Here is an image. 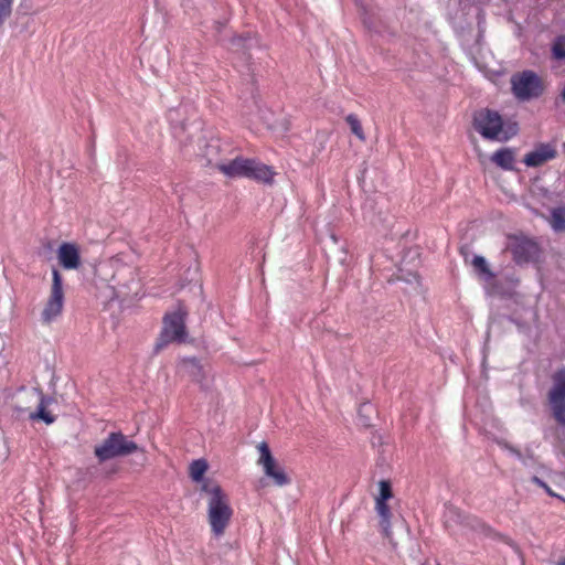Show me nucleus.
Wrapping results in <instances>:
<instances>
[{"mask_svg": "<svg viewBox=\"0 0 565 565\" xmlns=\"http://www.w3.org/2000/svg\"><path fill=\"white\" fill-rule=\"evenodd\" d=\"M505 448L524 465H526V458H532V454L529 452L526 456H524L519 449H516L513 446L505 445Z\"/></svg>", "mask_w": 565, "mask_h": 565, "instance_id": "obj_27", "label": "nucleus"}, {"mask_svg": "<svg viewBox=\"0 0 565 565\" xmlns=\"http://www.w3.org/2000/svg\"><path fill=\"white\" fill-rule=\"evenodd\" d=\"M552 380L553 386L548 393V401L565 399V367L555 372Z\"/></svg>", "mask_w": 565, "mask_h": 565, "instance_id": "obj_15", "label": "nucleus"}, {"mask_svg": "<svg viewBox=\"0 0 565 565\" xmlns=\"http://www.w3.org/2000/svg\"><path fill=\"white\" fill-rule=\"evenodd\" d=\"M259 451L258 465H260L264 469V473L271 478L274 483L278 487H284L290 483V478L285 472L284 468H281L273 457L268 445L263 441L257 446Z\"/></svg>", "mask_w": 565, "mask_h": 565, "instance_id": "obj_10", "label": "nucleus"}, {"mask_svg": "<svg viewBox=\"0 0 565 565\" xmlns=\"http://www.w3.org/2000/svg\"><path fill=\"white\" fill-rule=\"evenodd\" d=\"M444 524L454 535L490 537L493 534V530L487 523L452 504L445 505Z\"/></svg>", "mask_w": 565, "mask_h": 565, "instance_id": "obj_2", "label": "nucleus"}, {"mask_svg": "<svg viewBox=\"0 0 565 565\" xmlns=\"http://www.w3.org/2000/svg\"><path fill=\"white\" fill-rule=\"evenodd\" d=\"M375 510L380 516V526L382 529L384 536L388 539L391 543H393V539L390 531L391 512L386 501L375 500Z\"/></svg>", "mask_w": 565, "mask_h": 565, "instance_id": "obj_16", "label": "nucleus"}, {"mask_svg": "<svg viewBox=\"0 0 565 565\" xmlns=\"http://www.w3.org/2000/svg\"><path fill=\"white\" fill-rule=\"evenodd\" d=\"M57 259L64 269H78L81 266V254L78 246L74 243H62L57 249Z\"/></svg>", "mask_w": 565, "mask_h": 565, "instance_id": "obj_13", "label": "nucleus"}, {"mask_svg": "<svg viewBox=\"0 0 565 565\" xmlns=\"http://www.w3.org/2000/svg\"><path fill=\"white\" fill-rule=\"evenodd\" d=\"M216 168L230 178H248L265 183H270L274 177V172L268 166L242 157L228 162H220Z\"/></svg>", "mask_w": 565, "mask_h": 565, "instance_id": "obj_3", "label": "nucleus"}, {"mask_svg": "<svg viewBox=\"0 0 565 565\" xmlns=\"http://www.w3.org/2000/svg\"><path fill=\"white\" fill-rule=\"evenodd\" d=\"M513 259L518 264L529 263L539 256L537 244L526 237H515L510 245Z\"/></svg>", "mask_w": 565, "mask_h": 565, "instance_id": "obj_11", "label": "nucleus"}, {"mask_svg": "<svg viewBox=\"0 0 565 565\" xmlns=\"http://www.w3.org/2000/svg\"><path fill=\"white\" fill-rule=\"evenodd\" d=\"M557 565H565V558L561 559Z\"/></svg>", "mask_w": 565, "mask_h": 565, "instance_id": "obj_28", "label": "nucleus"}, {"mask_svg": "<svg viewBox=\"0 0 565 565\" xmlns=\"http://www.w3.org/2000/svg\"><path fill=\"white\" fill-rule=\"evenodd\" d=\"M183 365L189 372V374L195 381H200L202 377V367L196 359H185L183 360Z\"/></svg>", "mask_w": 565, "mask_h": 565, "instance_id": "obj_21", "label": "nucleus"}, {"mask_svg": "<svg viewBox=\"0 0 565 565\" xmlns=\"http://www.w3.org/2000/svg\"><path fill=\"white\" fill-rule=\"evenodd\" d=\"M413 278H414V280H415L416 282H418V276H417V275H415V274H414V275H413Z\"/></svg>", "mask_w": 565, "mask_h": 565, "instance_id": "obj_29", "label": "nucleus"}, {"mask_svg": "<svg viewBox=\"0 0 565 565\" xmlns=\"http://www.w3.org/2000/svg\"><path fill=\"white\" fill-rule=\"evenodd\" d=\"M551 409L555 420L565 426V399L563 401H550Z\"/></svg>", "mask_w": 565, "mask_h": 565, "instance_id": "obj_20", "label": "nucleus"}, {"mask_svg": "<svg viewBox=\"0 0 565 565\" xmlns=\"http://www.w3.org/2000/svg\"><path fill=\"white\" fill-rule=\"evenodd\" d=\"M64 291L63 279L57 269L52 270L51 292L41 311V321L43 324H51L63 311Z\"/></svg>", "mask_w": 565, "mask_h": 565, "instance_id": "obj_9", "label": "nucleus"}, {"mask_svg": "<svg viewBox=\"0 0 565 565\" xmlns=\"http://www.w3.org/2000/svg\"><path fill=\"white\" fill-rule=\"evenodd\" d=\"M562 97H563V99L565 100V88H564V89H563V92H562Z\"/></svg>", "mask_w": 565, "mask_h": 565, "instance_id": "obj_30", "label": "nucleus"}, {"mask_svg": "<svg viewBox=\"0 0 565 565\" xmlns=\"http://www.w3.org/2000/svg\"><path fill=\"white\" fill-rule=\"evenodd\" d=\"M345 120L350 126L352 134H354L361 141H364L365 136L362 129V125L358 117L353 114H350L347 116Z\"/></svg>", "mask_w": 565, "mask_h": 565, "instance_id": "obj_22", "label": "nucleus"}, {"mask_svg": "<svg viewBox=\"0 0 565 565\" xmlns=\"http://www.w3.org/2000/svg\"><path fill=\"white\" fill-rule=\"evenodd\" d=\"M557 150L553 143H540L535 149L524 156L523 162L527 167H541L545 162L555 159Z\"/></svg>", "mask_w": 565, "mask_h": 565, "instance_id": "obj_12", "label": "nucleus"}, {"mask_svg": "<svg viewBox=\"0 0 565 565\" xmlns=\"http://www.w3.org/2000/svg\"><path fill=\"white\" fill-rule=\"evenodd\" d=\"M379 487H380V493L375 500L387 501L388 499L392 498L393 493H392V488H391L390 481L381 480L379 482Z\"/></svg>", "mask_w": 565, "mask_h": 565, "instance_id": "obj_23", "label": "nucleus"}, {"mask_svg": "<svg viewBox=\"0 0 565 565\" xmlns=\"http://www.w3.org/2000/svg\"><path fill=\"white\" fill-rule=\"evenodd\" d=\"M202 490L209 494L207 520L212 533L221 536L225 533L233 515L230 499L218 484L204 483Z\"/></svg>", "mask_w": 565, "mask_h": 565, "instance_id": "obj_1", "label": "nucleus"}, {"mask_svg": "<svg viewBox=\"0 0 565 565\" xmlns=\"http://www.w3.org/2000/svg\"><path fill=\"white\" fill-rule=\"evenodd\" d=\"M186 316L188 311L182 306H179L177 311L166 315L163 319V330L161 332L159 342L156 345L157 350L161 349L170 342L181 343L186 340Z\"/></svg>", "mask_w": 565, "mask_h": 565, "instance_id": "obj_8", "label": "nucleus"}, {"mask_svg": "<svg viewBox=\"0 0 565 565\" xmlns=\"http://www.w3.org/2000/svg\"><path fill=\"white\" fill-rule=\"evenodd\" d=\"M550 225L556 233L565 232V206L555 207L551 212Z\"/></svg>", "mask_w": 565, "mask_h": 565, "instance_id": "obj_17", "label": "nucleus"}, {"mask_svg": "<svg viewBox=\"0 0 565 565\" xmlns=\"http://www.w3.org/2000/svg\"><path fill=\"white\" fill-rule=\"evenodd\" d=\"M511 90L520 102L536 99L543 95L545 84L533 71L518 72L511 76Z\"/></svg>", "mask_w": 565, "mask_h": 565, "instance_id": "obj_6", "label": "nucleus"}, {"mask_svg": "<svg viewBox=\"0 0 565 565\" xmlns=\"http://www.w3.org/2000/svg\"><path fill=\"white\" fill-rule=\"evenodd\" d=\"M12 2L13 0H0V28L11 14Z\"/></svg>", "mask_w": 565, "mask_h": 565, "instance_id": "obj_24", "label": "nucleus"}, {"mask_svg": "<svg viewBox=\"0 0 565 565\" xmlns=\"http://www.w3.org/2000/svg\"><path fill=\"white\" fill-rule=\"evenodd\" d=\"M138 449V445L121 431H111L95 447L94 454L99 462H104L113 458L126 457L136 452Z\"/></svg>", "mask_w": 565, "mask_h": 565, "instance_id": "obj_5", "label": "nucleus"}, {"mask_svg": "<svg viewBox=\"0 0 565 565\" xmlns=\"http://www.w3.org/2000/svg\"><path fill=\"white\" fill-rule=\"evenodd\" d=\"M476 130L486 139L505 141L511 135L503 131V120L498 111L481 109L475 114Z\"/></svg>", "mask_w": 565, "mask_h": 565, "instance_id": "obj_7", "label": "nucleus"}, {"mask_svg": "<svg viewBox=\"0 0 565 565\" xmlns=\"http://www.w3.org/2000/svg\"><path fill=\"white\" fill-rule=\"evenodd\" d=\"M532 482L535 483L536 486H539L540 488H542L550 497H553V498H559L561 499V495H558L557 493H555L546 482H544L542 479H540L539 477L536 476H533L532 477Z\"/></svg>", "mask_w": 565, "mask_h": 565, "instance_id": "obj_25", "label": "nucleus"}, {"mask_svg": "<svg viewBox=\"0 0 565 565\" xmlns=\"http://www.w3.org/2000/svg\"><path fill=\"white\" fill-rule=\"evenodd\" d=\"M207 470V462L204 459H196L190 465V477L193 481L199 482L203 479Z\"/></svg>", "mask_w": 565, "mask_h": 565, "instance_id": "obj_19", "label": "nucleus"}, {"mask_svg": "<svg viewBox=\"0 0 565 565\" xmlns=\"http://www.w3.org/2000/svg\"><path fill=\"white\" fill-rule=\"evenodd\" d=\"M13 401L18 414L28 413L30 419H41L47 425L54 423L55 417L45 411L50 399H46L40 390H22Z\"/></svg>", "mask_w": 565, "mask_h": 565, "instance_id": "obj_4", "label": "nucleus"}, {"mask_svg": "<svg viewBox=\"0 0 565 565\" xmlns=\"http://www.w3.org/2000/svg\"><path fill=\"white\" fill-rule=\"evenodd\" d=\"M491 161L503 170H514L515 151L511 148H502L491 156Z\"/></svg>", "mask_w": 565, "mask_h": 565, "instance_id": "obj_14", "label": "nucleus"}, {"mask_svg": "<svg viewBox=\"0 0 565 565\" xmlns=\"http://www.w3.org/2000/svg\"><path fill=\"white\" fill-rule=\"evenodd\" d=\"M471 265L476 271L486 280H490L494 277L483 256L476 255L471 262Z\"/></svg>", "mask_w": 565, "mask_h": 565, "instance_id": "obj_18", "label": "nucleus"}, {"mask_svg": "<svg viewBox=\"0 0 565 565\" xmlns=\"http://www.w3.org/2000/svg\"><path fill=\"white\" fill-rule=\"evenodd\" d=\"M553 55L556 58H565V41L558 39L553 45Z\"/></svg>", "mask_w": 565, "mask_h": 565, "instance_id": "obj_26", "label": "nucleus"}]
</instances>
